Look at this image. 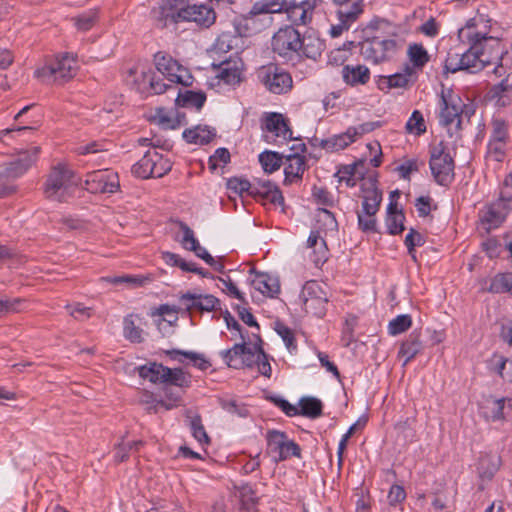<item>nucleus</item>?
Segmentation results:
<instances>
[{"label": "nucleus", "instance_id": "nucleus-1", "mask_svg": "<svg viewBox=\"0 0 512 512\" xmlns=\"http://www.w3.org/2000/svg\"><path fill=\"white\" fill-rule=\"evenodd\" d=\"M79 184L80 179L75 176L74 171L66 164L58 163L47 174L43 193L48 200L66 202Z\"/></svg>", "mask_w": 512, "mask_h": 512}, {"label": "nucleus", "instance_id": "nucleus-2", "mask_svg": "<svg viewBox=\"0 0 512 512\" xmlns=\"http://www.w3.org/2000/svg\"><path fill=\"white\" fill-rule=\"evenodd\" d=\"M468 38L470 47L466 52L460 54L463 71L472 74L477 73L488 65H492L494 62L500 61L504 55L507 54V51L504 50L500 39H490V42L487 43L495 52V55L491 57L486 56V51L479 40L481 39L479 36L469 35Z\"/></svg>", "mask_w": 512, "mask_h": 512}, {"label": "nucleus", "instance_id": "nucleus-3", "mask_svg": "<svg viewBox=\"0 0 512 512\" xmlns=\"http://www.w3.org/2000/svg\"><path fill=\"white\" fill-rule=\"evenodd\" d=\"M141 378L154 384H170L177 388H189L191 375L182 368H168L157 362H149L137 368Z\"/></svg>", "mask_w": 512, "mask_h": 512}, {"label": "nucleus", "instance_id": "nucleus-4", "mask_svg": "<svg viewBox=\"0 0 512 512\" xmlns=\"http://www.w3.org/2000/svg\"><path fill=\"white\" fill-rule=\"evenodd\" d=\"M429 166L434 180L441 186H448L454 179V160L447 152L443 141L430 149Z\"/></svg>", "mask_w": 512, "mask_h": 512}, {"label": "nucleus", "instance_id": "nucleus-5", "mask_svg": "<svg viewBox=\"0 0 512 512\" xmlns=\"http://www.w3.org/2000/svg\"><path fill=\"white\" fill-rule=\"evenodd\" d=\"M257 76L264 87L273 94H285L293 86L290 73L273 63L262 66L258 70Z\"/></svg>", "mask_w": 512, "mask_h": 512}, {"label": "nucleus", "instance_id": "nucleus-6", "mask_svg": "<svg viewBox=\"0 0 512 512\" xmlns=\"http://www.w3.org/2000/svg\"><path fill=\"white\" fill-rule=\"evenodd\" d=\"M76 61L69 54L57 57L50 64L38 69L35 74L46 81L63 84L73 78L76 73Z\"/></svg>", "mask_w": 512, "mask_h": 512}, {"label": "nucleus", "instance_id": "nucleus-7", "mask_svg": "<svg viewBox=\"0 0 512 512\" xmlns=\"http://www.w3.org/2000/svg\"><path fill=\"white\" fill-rule=\"evenodd\" d=\"M361 55L373 63L383 62L394 55L398 49L396 40L367 37L359 43Z\"/></svg>", "mask_w": 512, "mask_h": 512}, {"label": "nucleus", "instance_id": "nucleus-8", "mask_svg": "<svg viewBox=\"0 0 512 512\" xmlns=\"http://www.w3.org/2000/svg\"><path fill=\"white\" fill-rule=\"evenodd\" d=\"M301 34L293 26L279 29L272 39V48L275 53L283 58L300 56Z\"/></svg>", "mask_w": 512, "mask_h": 512}, {"label": "nucleus", "instance_id": "nucleus-9", "mask_svg": "<svg viewBox=\"0 0 512 512\" xmlns=\"http://www.w3.org/2000/svg\"><path fill=\"white\" fill-rule=\"evenodd\" d=\"M120 188L118 174L110 170H98L87 174L85 189L90 193L113 194Z\"/></svg>", "mask_w": 512, "mask_h": 512}, {"label": "nucleus", "instance_id": "nucleus-10", "mask_svg": "<svg viewBox=\"0 0 512 512\" xmlns=\"http://www.w3.org/2000/svg\"><path fill=\"white\" fill-rule=\"evenodd\" d=\"M40 147L33 146L19 152L17 158L6 164L0 176L6 179H16L22 176L35 163Z\"/></svg>", "mask_w": 512, "mask_h": 512}, {"label": "nucleus", "instance_id": "nucleus-11", "mask_svg": "<svg viewBox=\"0 0 512 512\" xmlns=\"http://www.w3.org/2000/svg\"><path fill=\"white\" fill-rule=\"evenodd\" d=\"M301 297L306 310H317L315 314L319 317L325 314V304L328 302V299L317 281L306 282L303 286Z\"/></svg>", "mask_w": 512, "mask_h": 512}, {"label": "nucleus", "instance_id": "nucleus-12", "mask_svg": "<svg viewBox=\"0 0 512 512\" xmlns=\"http://www.w3.org/2000/svg\"><path fill=\"white\" fill-rule=\"evenodd\" d=\"M189 5L190 0H162L158 17L163 22L162 27L184 22Z\"/></svg>", "mask_w": 512, "mask_h": 512}, {"label": "nucleus", "instance_id": "nucleus-13", "mask_svg": "<svg viewBox=\"0 0 512 512\" xmlns=\"http://www.w3.org/2000/svg\"><path fill=\"white\" fill-rule=\"evenodd\" d=\"M461 99L457 95H453L452 91L441 93V111H440V124L448 127L455 119H457L456 127L461 128Z\"/></svg>", "mask_w": 512, "mask_h": 512}, {"label": "nucleus", "instance_id": "nucleus-14", "mask_svg": "<svg viewBox=\"0 0 512 512\" xmlns=\"http://www.w3.org/2000/svg\"><path fill=\"white\" fill-rule=\"evenodd\" d=\"M180 304L188 312H211L220 305V300L211 294H196L187 292L179 297Z\"/></svg>", "mask_w": 512, "mask_h": 512}, {"label": "nucleus", "instance_id": "nucleus-15", "mask_svg": "<svg viewBox=\"0 0 512 512\" xmlns=\"http://www.w3.org/2000/svg\"><path fill=\"white\" fill-rule=\"evenodd\" d=\"M363 13L361 8L360 0L350 7H344L337 10V16L339 23L332 25L330 28V35L333 38L339 37L344 31H347L351 25L359 18Z\"/></svg>", "mask_w": 512, "mask_h": 512}, {"label": "nucleus", "instance_id": "nucleus-16", "mask_svg": "<svg viewBox=\"0 0 512 512\" xmlns=\"http://www.w3.org/2000/svg\"><path fill=\"white\" fill-rule=\"evenodd\" d=\"M184 22H194L197 26L208 28L216 20L215 11L206 5H189Z\"/></svg>", "mask_w": 512, "mask_h": 512}, {"label": "nucleus", "instance_id": "nucleus-17", "mask_svg": "<svg viewBox=\"0 0 512 512\" xmlns=\"http://www.w3.org/2000/svg\"><path fill=\"white\" fill-rule=\"evenodd\" d=\"M511 208L504 206L503 202H493L480 212V219L483 224L488 225V231L498 227L506 218Z\"/></svg>", "mask_w": 512, "mask_h": 512}, {"label": "nucleus", "instance_id": "nucleus-18", "mask_svg": "<svg viewBox=\"0 0 512 512\" xmlns=\"http://www.w3.org/2000/svg\"><path fill=\"white\" fill-rule=\"evenodd\" d=\"M510 401L508 398H495L488 396L483 401L481 406L483 416L490 421H502L505 419L506 402Z\"/></svg>", "mask_w": 512, "mask_h": 512}, {"label": "nucleus", "instance_id": "nucleus-19", "mask_svg": "<svg viewBox=\"0 0 512 512\" xmlns=\"http://www.w3.org/2000/svg\"><path fill=\"white\" fill-rule=\"evenodd\" d=\"M216 136V130L207 125H197L183 131L182 137L189 144L206 145Z\"/></svg>", "mask_w": 512, "mask_h": 512}, {"label": "nucleus", "instance_id": "nucleus-20", "mask_svg": "<svg viewBox=\"0 0 512 512\" xmlns=\"http://www.w3.org/2000/svg\"><path fill=\"white\" fill-rule=\"evenodd\" d=\"M362 211L366 216H375L382 201V191L376 187V180L371 181L369 188H363Z\"/></svg>", "mask_w": 512, "mask_h": 512}, {"label": "nucleus", "instance_id": "nucleus-21", "mask_svg": "<svg viewBox=\"0 0 512 512\" xmlns=\"http://www.w3.org/2000/svg\"><path fill=\"white\" fill-rule=\"evenodd\" d=\"M256 278L252 280L253 287L268 297H276L280 293V282L277 277L267 273L255 272Z\"/></svg>", "mask_w": 512, "mask_h": 512}, {"label": "nucleus", "instance_id": "nucleus-22", "mask_svg": "<svg viewBox=\"0 0 512 512\" xmlns=\"http://www.w3.org/2000/svg\"><path fill=\"white\" fill-rule=\"evenodd\" d=\"M265 128L274 133L276 137H281L284 140H293L292 130L288 125L287 120L279 113H270L265 121Z\"/></svg>", "mask_w": 512, "mask_h": 512}, {"label": "nucleus", "instance_id": "nucleus-23", "mask_svg": "<svg viewBox=\"0 0 512 512\" xmlns=\"http://www.w3.org/2000/svg\"><path fill=\"white\" fill-rule=\"evenodd\" d=\"M287 165L284 168V184H291L294 180H300L305 171V157L298 153L286 157Z\"/></svg>", "mask_w": 512, "mask_h": 512}, {"label": "nucleus", "instance_id": "nucleus-24", "mask_svg": "<svg viewBox=\"0 0 512 512\" xmlns=\"http://www.w3.org/2000/svg\"><path fill=\"white\" fill-rule=\"evenodd\" d=\"M290 0H260L253 4L249 15L258 16L261 14H275L288 11Z\"/></svg>", "mask_w": 512, "mask_h": 512}, {"label": "nucleus", "instance_id": "nucleus-25", "mask_svg": "<svg viewBox=\"0 0 512 512\" xmlns=\"http://www.w3.org/2000/svg\"><path fill=\"white\" fill-rule=\"evenodd\" d=\"M300 45V55L313 60H317L325 50V42L313 34H304Z\"/></svg>", "mask_w": 512, "mask_h": 512}, {"label": "nucleus", "instance_id": "nucleus-26", "mask_svg": "<svg viewBox=\"0 0 512 512\" xmlns=\"http://www.w3.org/2000/svg\"><path fill=\"white\" fill-rule=\"evenodd\" d=\"M161 160V154L156 151H147L144 156L132 166V174L141 179L152 177L155 161Z\"/></svg>", "mask_w": 512, "mask_h": 512}, {"label": "nucleus", "instance_id": "nucleus-27", "mask_svg": "<svg viewBox=\"0 0 512 512\" xmlns=\"http://www.w3.org/2000/svg\"><path fill=\"white\" fill-rule=\"evenodd\" d=\"M342 77L351 86L364 85L370 79V71L364 65H345L342 68Z\"/></svg>", "mask_w": 512, "mask_h": 512}, {"label": "nucleus", "instance_id": "nucleus-28", "mask_svg": "<svg viewBox=\"0 0 512 512\" xmlns=\"http://www.w3.org/2000/svg\"><path fill=\"white\" fill-rule=\"evenodd\" d=\"M420 337V331L414 330L408 339L401 344L399 355L405 357L403 366L407 365L422 350Z\"/></svg>", "mask_w": 512, "mask_h": 512}, {"label": "nucleus", "instance_id": "nucleus-29", "mask_svg": "<svg viewBox=\"0 0 512 512\" xmlns=\"http://www.w3.org/2000/svg\"><path fill=\"white\" fill-rule=\"evenodd\" d=\"M354 141L355 139L352 136V129H348L345 133L334 135L328 139H322L319 147L327 152H336L346 148Z\"/></svg>", "mask_w": 512, "mask_h": 512}, {"label": "nucleus", "instance_id": "nucleus-30", "mask_svg": "<svg viewBox=\"0 0 512 512\" xmlns=\"http://www.w3.org/2000/svg\"><path fill=\"white\" fill-rule=\"evenodd\" d=\"M206 101V94L202 91H192L186 90L181 92L178 91L177 97L175 99V103L177 106L181 107H195L197 110H200Z\"/></svg>", "mask_w": 512, "mask_h": 512}, {"label": "nucleus", "instance_id": "nucleus-31", "mask_svg": "<svg viewBox=\"0 0 512 512\" xmlns=\"http://www.w3.org/2000/svg\"><path fill=\"white\" fill-rule=\"evenodd\" d=\"M154 62L157 70L167 77L170 81V74H174L175 71H182L184 67L174 60L170 55L164 52H157L154 55Z\"/></svg>", "mask_w": 512, "mask_h": 512}, {"label": "nucleus", "instance_id": "nucleus-32", "mask_svg": "<svg viewBox=\"0 0 512 512\" xmlns=\"http://www.w3.org/2000/svg\"><path fill=\"white\" fill-rule=\"evenodd\" d=\"M299 405V415L304 417L315 419L323 414V404L321 400L316 397H302L299 401Z\"/></svg>", "mask_w": 512, "mask_h": 512}, {"label": "nucleus", "instance_id": "nucleus-33", "mask_svg": "<svg viewBox=\"0 0 512 512\" xmlns=\"http://www.w3.org/2000/svg\"><path fill=\"white\" fill-rule=\"evenodd\" d=\"M186 421L188 422V426L192 432L193 437L199 443L208 444L210 442V438L206 433V430L202 424L201 416L199 414H192V412L188 410L186 412Z\"/></svg>", "mask_w": 512, "mask_h": 512}, {"label": "nucleus", "instance_id": "nucleus-34", "mask_svg": "<svg viewBox=\"0 0 512 512\" xmlns=\"http://www.w3.org/2000/svg\"><path fill=\"white\" fill-rule=\"evenodd\" d=\"M365 165V160H358L357 162L345 165L341 169L338 170L337 175H339V181H345L346 185L349 187H354L356 185L354 177L356 175L359 178L364 177V172L359 171V167L363 168Z\"/></svg>", "mask_w": 512, "mask_h": 512}, {"label": "nucleus", "instance_id": "nucleus-35", "mask_svg": "<svg viewBox=\"0 0 512 512\" xmlns=\"http://www.w3.org/2000/svg\"><path fill=\"white\" fill-rule=\"evenodd\" d=\"M165 353L172 360H178L179 362H183V361H182V359L178 358V356H184V357L190 359L191 361H193L194 365L202 371L207 370L211 366V363L208 360H206L202 354H199L196 352L172 349V350L165 351Z\"/></svg>", "mask_w": 512, "mask_h": 512}, {"label": "nucleus", "instance_id": "nucleus-36", "mask_svg": "<svg viewBox=\"0 0 512 512\" xmlns=\"http://www.w3.org/2000/svg\"><path fill=\"white\" fill-rule=\"evenodd\" d=\"M220 78L229 85H235L240 83L241 81V70L237 66V62H232L231 60H224L221 62L220 66Z\"/></svg>", "mask_w": 512, "mask_h": 512}, {"label": "nucleus", "instance_id": "nucleus-37", "mask_svg": "<svg viewBox=\"0 0 512 512\" xmlns=\"http://www.w3.org/2000/svg\"><path fill=\"white\" fill-rule=\"evenodd\" d=\"M245 349V339L242 343L235 344L232 348L221 351V356L226 364L234 369H242L243 361H240Z\"/></svg>", "mask_w": 512, "mask_h": 512}, {"label": "nucleus", "instance_id": "nucleus-38", "mask_svg": "<svg viewBox=\"0 0 512 512\" xmlns=\"http://www.w3.org/2000/svg\"><path fill=\"white\" fill-rule=\"evenodd\" d=\"M287 439L288 437L285 432L274 429L268 430L266 434V440L268 445L267 452L271 454L273 458L275 455L281 454V452H283V448Z\"/></svg>", "mask_w": 512, "mask_h": 512}, {"label": "nucleus", "instance_id": "nucleus-39", "mask_svg": "<svg viewBox=\"0 0 512 512\" xmlns=\"http://www.w3.org/2000/svg\"><path fill=\"white\" fill-rule=\"evenodd\" d=\"M378 88L389 91L392 88H407L412 81L407 80V75L395 73L390 76H380L378 80Z\"/></svg>", "mask_w": 512, "mask_h": 512}, {"label": "nucleus", "instance_id": "nucleus-40", "mask_svg": "<svg viewBox=\"0 0 512 512\" xmlns=\"http://www.w3.org/2000/svg\"><path fill=\"white\" fill-rule=\"evenodd\" d=\"M250 196L257 200L269 201L275 205L284 203V197L278 187H273L271 192L266 193L265 190H261L256 184H253Z\"/></svg>", "mask_w": 512, "mask_h": 512}, {"label": "nucleus", "instance_id": "nucleus-41", "mask_svg": "<svg viewBox=\"0 0 512 512\" xmlns=\"http://www.w3.org/2000/svg\"><path fill=\"white\" fill-rule=\"evenodd\" d=\"M259 162L265 173L271 174L282 165V155L274 151H264L259 155Z\"/></svg>", "mask_w": 512, "mask_h": 512}, {"label": "nucleus", "instance_id": "nucleus-42", "mask_svg": "<svg viewBox=\"0 0 512 512\" xmlns=\"http://www.w3.org/2000/svg\"><path fill=\"white\" fill-rule=\"evenodd\" d=\"M135 315L131 314L124 318L123 333L126 339L133 343H141L143 341L142 329L136 325L134 321Z\"/></svg>", "mask_w": 512, "mask_h": 512}, {"label": "nucleus", "instance_id": "nucleus-43", "mask_svg": "<svg viewBox=\"0 0 512 512\" xmlns=\"http://www.w3.org/2000/svg\"><path fill=\"white\" fill-rule=\"evenodd\" d=\"M98 20L97 10H88L80 15L72 18L77 30L86 32L89 31Z\"/></svg>", "mask_w": 512, "mask_h": 512}, {"label": "nucleus", "instance_id": "nucleus-44", "mask_svg": "<svg viewBox=\"0 0 512 512\" xmlns=\"http://www.w3.org/2000/svg\"><path fill=\"white\" fill-rule=\"evenodd\" d=\"M408 56L416 68H422L429 61L428 52L422 44H411L408 48Z\"/></svg>", "mask_w": 512, "mask_h": 512}, {"label": "nucleus", "instance_id": "nucleus-45", "mask_svg": "<svg viewBox=\"0 0 512 512\" xmlns=\"http://www.w3.org/2000/svg\"><path fill=\"white\" fill-rule=\"evenodd\" d=\"M149 280L148 277H139L132 275H122V276H114V277H101L100 281L108 282L113 285H121L128 284L133 287L143 286Z\"/></svg>", "mask_w": 512, "mask_h": 512}, {"label": "nucleus", "instance_id": "nucleus-46", "mask_svg": "<svg viewBox=\"0 0 512 512\" xmlns=\"http://www.w3.org/2000/svg\"><path fill=\"white\" fill-rule=\"evenodd\" d=\"M255 16L249 15V11L245 14L237 16L233 20L234 33L239 37H247L251 35L253 29L250 22L253 21Z\"/></svg>", "mask_w": 512, "mask_h": 512}, {"label": "nucleus", "instance_id": "nucleus-47", "mask_svg": "<svg viewBox=\"0 0 512 512\" xmlns=\"http://www.w3.org/2000/svg\"><path fill=\"white\" fill-rule=\"evenodd\" d=\"M257 338V343H255V350L257 352V366H258V370L259 372L265 376V377H270L271 376V372H272V369H271V365L269 363V360H268V355L264 352L263 348H262V339L260 338L259 335L256 336Z\"/></svg>", "mask_w": 512, "mask_h": 512}, {"label": "nucleus", "instance_id": "nucleus-48", "mask_svg": "<svg viewBox=\"0 0 512 512\" xmlns=\"http://www.w3.org/2000/svg\"><path fill=\"white\" fill-rule=\"evenodd\" d=\"M239 494L241 499V508L248 512L255 511L257 505V498L254 496L252 487L248 484L242 485L239 488Z\"/></svg>", "mask_w": 512, "mask_h": 512}, {"label": "nucleus", "instance_id": "nucleus-49", "mask_svg": "<svg viewBox=\"0 0 512 512\" xmlns=\"http://www.w3.org/2000/svg\"><path fill=\"white\" fill-rule=\"evenodd\" d=\"M412 325L411 316L408 314L398 315L390 321L388 330L391 335H398L407 331Z\"/></svg>", "mask_w": 512, "mask_h": 512}, {"label": "nucleus", "instance_id": "nucleus-50", "mask_svg": "<svg viewBox=\"0 0 512 512\" xmlns=\"http://www.w3.org/2000/svg\"><path fill=\"white\" fill-rule=\"evenodd\" d=\"M407 131L421 135L426 132L424 117L419 110H414L406 123Z\"/></svg>", "mask_w": 512, "mask_h": 512}, {"label": "nucleus", "instance_id": "nucleus-51", "mask_svg": "<svg viewBox=\"0 0 512 512\" xmlns=\"http://www.w3.org/2000/svg\"><path fill=\"white\" fill-rule=\"evenodd\" d=\"M404 220L405 215L402 209H400L396 215L387 216L386 225L388 228V233L391 235L401 234L405 229Z\"/></svg>", "mask_w": 512, "mask_h": 512}, {"label": "nucleus", "instance_id": "nucleus-52", "mask_svg": "<svg viewBox=\"0 0 512 512\" xmlns=\"http://www.w3.org/2000/svg\"><path fill=\"white\" fill-rule=\"evenodd\" d=\"M239 37L231 32H223L219 35L216 41V48L222 52H229L237 46Z\"/></svg>", "mask_w": 512, "mask_h": 512}, {"label": "nucleus", "instance_id": "nucleus-53", "mask_svg": "<svg viewBox=\"0 0 512 512\" xmlns=\"http://www.w3.org/2000/svg\"><path fill=\"white\" fill-rule=\"evenodd\" d=\"M291 456L300 458L301 457V448L293 440L287 439V441L285 442L284 448H283V452H281V454H279V455L274 456V462L278 463V462L284 461Z\"/></svg>", "mask_w": 512, "mask_h": 512}, {"label": "nucleus", "instance_id": "nucleus-54", "mask_svg": "<svg viewBox=\"0 0 512 512\" xmlns=\"http://www.w3.org/2000/svg\"><path fill=\"white\" fill-rule=\"evenodd\" d=\"M491 292H511L512 293V274H503L496 277L489 289Z\"/></svg>", "mask_w": 512, "mask_h": 512}, {"label": "nucleus", "instance_id": "nucleus-55", "mask_svg": "<svg viewBox=\"0 0 512 512\" xmlns=\"http://www.w3.org/2000/svg\"><path fill=\"white\" fill-rule=\"evenodd\" d=\"M252 186L253 184L247 179L232 177L227 180V188L240 195L246 192L250 196Z\"/></svg>", "mask_w": 512, "mask_h": 512}, {"label": "nucleus", "instance_id": "nucleus-56", "mask_svg": "<svg viewBox=\"0 0 512 512\" xmlns=\"http://www.w3.org/2000/svg\"><path fill=\"white\" fill-rule=\"evenodd\" d=\"M180 229L183 232L182 245L184 248L189 249L191 251H197V248L200 249V244L198 240L194 236V232L190 227L184 222H180Z\"/></svg>", "mask_w": 512, "mask_h": 512}, {"label": "nucleus", "instance_id": "nucleus-57", "mask_svg": "<svg viewBox=\"0 0 512 512\" xmlns=\"http://www.w3.org/2000/svg\"><path fill=\"white\" fill-rule=\"evenodd\" d=\"M512 93V80L511 74L507 75L498 84H495L490 89L492 98H501L502 96Z\"/></svg>", "mask_w": 512, "mask_h": 512}, {"label": "nucleus", "instance_id": "nucleus-58", "mask_svg": "<svg viewBox=\"0 0 512 512\" xmlns=\"http://www.w3.org/2000/svg\"><path fill=\"white\" fill-rule=\"evenodd\" d=\"M404 243L408 249L409 255L413 258V260H416L415 247L424 244L422 235L412 228L406 235Z\"/></svg>", "mask_w": 512, "mask_h": 512}, {"label": "nucleus", "instance_id": "nucleus-59", "mask_svg": "<svg viewBox=\"0 0 512 512\" xmlns=\"http://www.w3.org/2000/svg\"><path fill=\"white\" fill-rule=\"evenodd\" d=\"M221 407L232 415H237L241 418H246L249 415V410L244 404H238L235 400H221Z\"/></svg>", "mask_w": 512, "mask_h": 512}, {"label": "nucleus", "instance_id": "nucleus-60", "mask_svg": "<svg viewBox=\"0 0 512 512\" xmlns=\"http://www.w3.org/2000/svg\"><path fill=\"white\" fill-rule=\"evenodd\" d=\"M496 202H503L504 206L507 208L510 207V203L512 202V173L508 174L502 183V187L500 189L499 198Z\"/></svg>", "mask_w": 512, "mask_h": 512}, {"label": "nucleus", "instance_id": "nucleus-61", "mask_svg": "<svg viewBox=\"0 0 512 512\" xmlns=\"http://www.w3.org/2000/svg\"><path fill=\"white\" fill-rule=\"evenodd\" d=\"M458 71H463L460 54L448 53L443 67V75L447 77L449 73H456Z\"/></svg>", "mask_w": 512, "mask_h": 512}, {"label": "nucleus", "instance_id": "nucleus-62", "mask_svg": "<svg viewBox=\"0 0 512 512\" xmlns=\"http://www.w3.org/2000/svg\"><path fill=\"white\" fill-rule=\"evenodd\" d=\"M276 332L283 339V341L289 351L292 352L297 349L294 334L290 328H288L284 324H277Z\"/></svg>", "mask_w": 512, "mask_h": 512}, {"label": "nucleus", "instance_id": "nucleus-63", "mask_svg": "<svg viewBox=\"0 0 512 512\" xmlns=\"http://www.w3.org/2000/svg\"><path fill=\"white\" fill-rule=\"evenodd\" d=\"M154 118L157 120L158 124L165 129H176L181 125L179 116L176 118V120H173L170 116H168L165 109L163 108H159L157 110Z\"/></svg>", "mask_w": 512, "mask_h": 512}, {"label": "nucleus", "instance_id": "nucleus-64", "mask_svg": "<svg viewBox=\"0 0 512 512\" xmlns=\"http://www.w3.org/2000/svg\"><path fill=\"white\" fill-rule=\"evenodd\" d=\"M289 17L293 20V22L297 25L306 24L308 20L311 19V15L308 16V12L302 8L301 5H291L288 10Z\"/></svg>", "mask_w": 512, "mask_h": 512}]
</instances>
